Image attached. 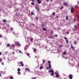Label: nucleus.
Masks as SVG:
<instances>
[{
    "label": "nucleus",
    "mask_w": 79,
    "mask_h": 79,
    "mask_svg": "<svg viewBox=\"0 0 79 79\" xmlns=\"http://www.w3.org/2000/svg\"><path fill=\"white\" fill-rule=\"evenodd\" d=\"M35 8L36 9L38 12H40V10L39 9V6L38 5H36L35 6Z\"/></svg>",
    "instance_id": "1"
},
{
    "label": "nucleus",
    "mask_w": 79,
    "mask_h": 79,
    "mask_svg": "<svg viewBox=\"0 0 79 79\" xmlns=\"http://www.w3.org/2000/svg\"><path fill=\"white\" fill-rule=\"evenodd\" d=\"M15 16H19V13H18V12H17L16 14H15Z\"/></svg>",
    "instance_id": "2"
},
{
    "label": "nucleus",
    "mask_w": 79,
    "mask_h": 79,
    "mask_svg": "<svg viewBox=\"0 0 79 79\" xmlns=\"http://www.w3.org/2000/svg\"><path fill=\"white\" fill-rule=\"evenodd\" d=\"M37 2H38V4H39L42 3V1H40V0H37Z\"/></svg>",
    "instance_id": "3"
},
{
    "label": "nucleus",
    "mask_w": 79,
    "mask_h": 79,
    "mask_svg": "<svg viewBox=\"0 0 79 79\" xmlns=\"http://www.w3.org/2000/svg\"><path fill=\"white\" fill-rule=\"evenodd\" d=\"M63 4L64 5H65V6H68V5L67 4V3L66 2H63Z\"/></svg>",
    "instance_id": "4"
},
{
    "label": "nucleus",
    "mask_w": 79,
    "mask_h": 79,
    "mask_svg": "<svg viewBox=\"0 0 79 79\" xmlns=\"http://www.w3.org/2000/svg\"><path fill=\"white\" fill-rule=\"evenodd\" d=\"M62 54L64 55H67V53H66V52L64 51L62 53Z\"/></svg>",
    "instance_id": "5"
},
{
    "label": "nucleus",
    "mask_w": 79,
    "mask_h": 79,
    "mask_svg": "<svg viewBox=\"0 0 79 79\" xmlns=\"http://www.w3.org/2000/svg\"><path fill=\"white\" fill-rule=\"evenodd\" d=\"M20 64H21L22 66H24V64H23V61L20 62Z\"/></svg>",
    "instance_id": "6"
},
{
    "label": "nucleus",
    "mask_w": 79,
    "mask_h": 79,
    "mask_svg": "<svg viewBox=\"0 0 79 79\" xmlns=\"http://www.w3.org/2000/svg\"><path fill=\"white\" fill-rule=\"evenodd\" d=\"M23 35L25 36H27V33L26 32H24Z\"/></svg>",
    "instance_id": "7"
},
{
    "label": "nucleus",
    "mask_w": 79,
    "mask_h": 79,
    "mask_svg": "<svg viewBox=\"0 0 79 79\" xmlns=\"http://www.w3.org/2000/svg\"><path fill=\"white\" fill-rule=\"evenodd\" d=\"M48 66L49 67V69H51V64H49L48 65Z\"/></svg>",
    "instance_id": "8"
},
{
    "label": "nucleus",
    "mask_w": 79,
    "mask_h": 79,
    "mask_svg": "<svg viewBox=\"0 0 79 79\" xmlns=\"http://www.w3.org/2000/svg\"><path fill=\"white\" fill-rule=\"evenodd\" d=\"M74 28L76 30H77V25H75L74 26Z\"/></svg>",
    "instance_id": "9"
},
{
    "label": "nucleus",
    "mask_w": 79,
    "mask_h": 79,
    "mask_svg": "<svg viewBox=\"0 0 79 79\" xmlns=\"http://www.w3.org/2000/svg\"><path fill=\"white\" fill-rule=\"evenodd\" d=\"M69 78L70 79H72V75H69Z\"/></svg>",
    "instance_id": "10"
},
{
    "label": "nucleus",
    "mask_w": 79,
    "mask_h": 79,
    "mask_svg": "<svg viewBox=\"0 0 79 79\" xmlns=\"http://www.w3.org/2000/svg\"><path fill=\"white\" fill-rule=\"evenodd\" d=\"M52 72H53V70H49L48 73H52Z\"/></svg>",
    "instance_id": "11"
},
{
    "label": "nucleus",
    "mask_w": 79,
    "mask_h": 79,
    "mask_svg": "<svg viewBox=\"0 0 79 79\" xmlns=\"http://www.w3.org/2000/svg\"><path fill=\"white\" fill-rule=\"evenodd\" d=\"M71 12L72 13L74 12V9H71Z\"/></svg>",
    "instance_id": "12"
},
{
    "label": "nucleus",
    "mask_w": 79,
    "mask_h": 79,
    "mask_svg": "<svg viewBox=\"0 0 79 79\" xmlns=\"http://www.w3.org/2000/svg\"><path fill=\"white\" fill-rule=\"evenodd\" d=\"M35 14H34V13L31 12V15L32 16V15H34Z\"/></svg>",
    "instance_id": "13"
},
{
    "label": "nucleus",
    "mask_w": 79,
    "mask_h": 79,
    "mask_svg": "<svg viewBox=\"0 0 79 79\" xmlns=\"http://www.w3.org/2000/svg\"><path fill=\"white\" fill-rule=\"evenodd\" d=\"M65 19L66 20H68V15L66 16Z\"/></svg>",
    "instance_id": "14"
},
{
    "label": "nucleus",
    "mask_w": 79,
    "mask_h": 79,
    "mask_svg": "<svg viewBox=\"0 0 79 79\" xmlns=\"http://www.w3.org/2000/svg\"><path fill=\"white\" fill-rule=\"evenodd\" d=\"M28 39L29 40H33V38H31V37H30Z\"/></svg>",
    "instance_id": "15"
},
{
    "label": "nucleus",
    "mask_w": 79,
    "mask_h": 79,
    "mask_svg": "<svg viewBox=\"0 0 79 79\" xmlns=\"http://www.w3.org/2000/svg\"><path fill=\"white\" fill-rule=\"evenodd\" d=\"M43 29L44 31H47V29L45 28H44V27L43 28Z\"/></svg>",
    "instance_id": "16"
},
{
    "label": "nucleus",
    "mask_w": 79,
    "mask_h": 79,
    "mask_svg": "<svg viewBox=\"0 0 79 79\" xmlns=\"http://www.w3.org/2000/svg\"><path fill=\"white\" fill-rule=\"evenodd\" d=\"M2 21H3V22H4L5 23H6V21L5 19H3Z\"/></svg>",
    "instance_id": "17"
},
{
    "label": "nucleus",
    "mask_w": 79,
    "mask_h": 79,
    "mask_svg": "<svg viewBox=\"0 0 79 79\" xmlns=\"http://www.w3.org/2000/svg\"><path fill=\"white\" fill-rule=\"evenodd\" d=\"M9 78L10 79H13V76H11L9 77Z\"/></svg>",
    "instance_id": "18"
},
{
    "label": "nucleus",
    "mask_w": 79,
    "mask_h": 79,
    "mask_svg": "<svg viewBox=\"0 0 79 79\" xmlns=\"http://www.w3.org/2000/svg\"><path fill=\"white\" fill-rule=\"evenodd\" d=\"M3 37V35L2 34H0V38Z\"/></svg>",
    "instance_id": "19"
},
{
    "label": "nucleus",
    "mask_w": 79,
    "mask_h": 79,
    "mask_svg": "<svg viewBox=\"0 0 79 79\" xmlns=\"http://www.w3.org/2000/svg\"><path fill=\"white\" fill-rule=\"evenodd\" d=\"M71 48H72V49H73V50H74V47L72 45H71Z\"/></svg>",
    "instance_id": "20"
},
{
    "label": "nucleus",
    "mask_w": 79,
    "mask_h": 79,
    "mask_svg": "<svg viewBox=\"0 0 79 79\" xmlns=\"http://www.w3.org/2000/svg\"><path fill=\"white\" fill-rule=\"evenodd\" d=\"M36 50H37V49L34 48V51H33L34 52H36Z\"/></svg>",
    "instance_id": "21"
},
{
    "label": "nucleus",
    "mask_w": 79,
    "mask_h": 79,
    "mask_svg": "<svg viewBox=\"0 0 79 79\" xmlns=\"http://www.w3.org/2000/svg\"><path fill=\"white\" fill-rule=\"evenodd\" d=\"M53 74H54V73H53V71L52 72V73L51 74V76H53Z\"/></svg>",
    "instance_id": "22"
},
{
    "label": "nucleus",
    "mask_w": 79,
    "mask_h": 79,
    "mask_svg": "<svg viewBox=\"0 0 79 79\" xmlns=\"http://www.w3.org/2000/svg\"><path fill=\"white\" fill-rule=\"evenodd\" d=\"M42 68H43V66H40V69H42Z\"/></svg>",
    "instance_id": "23"
},
{
    "label": "nucleus",
    "mask_w": 79,
    "mask_h": 79,
    "mask_svg": "<svg viewBox=\"0 0 79 79\" xmlns=\"http://www.w3.org/2000/svg\"><path fill=\"white\" fill-rule=\"evenodd\" d=\"M52 15H54V16H55V12H52Z\"/></svg>",
    "instance_id": "24"
},
{
    "label": "nucleus",
    "mask_w": 79,
    "mask_h": 79,
    "mask_svg": "<svg viewBox=\"0 0 79 79\" xmlns=\"http://www.w3.org/2000/svg\"><path fill=\"white\" fill-rule=\"evenodd\" d=\"M21 71V69L19 68H18V71H19V72Z\"/></svg>",
    "instance_id": "25"
},
{
    "label": "nucleus",
    "mask_w": 79,
    "mask_h": 79,
    "mask_svg": "<svg viewBox=\"0 0 79 79\" xmlns=\"http://www.w3.org/2000/svg\"><path fill=\"white\" fill-rule=\"evenodd\" d=\"M48 63L49 64H50V63H51V62L50 61H48Z\"/></svg>",
    "instance_id": "26"
},
{
    "label": "nucleus",
    "mask_w": 79,
    "mask_h": 79,
    "mask_svg": "<svg viewBox=\"0 0 79 79\" xmlns=\"http://www.w3.org/2000/svg\"><path fill=\"white\" fill-rule=\"evenodd\" d=\"M74 43L75 45H76V44H77V42H76V41H74Z\"/></svg>",
    "instance_id": "27"
},
{
    "label": "nucleus",
    "mask_w": 79,
    "mask_h": 79,
    "mask_svg": "<svg viewBox=\"0 0 79 79\" xmlns=\"http://www.w3.org/2000/svg\"><path fill=\"white\" fill-rule=\"evenodd\" d=\"M43 64H45V61L44 60H43Z\"/></svg>",
    "instance_id": "28"
},
{
    "label": "nucleus",
    "mask_w": 79,
    "mask_h": 79,
    "mask_svg": "<svg viewBox=\"0 0 79 79\" xmlns=\"http://www.w3.org/2000/svg\"><path fill=\"white\" fill-rule=\"evenodd\" d=\"M54 37H58V35H54Z\"/></svg>",
    "instance_id": "29"
},
{
    "label": "nucleus",
    "mask_w": 79,
    "mask_h": 79,
    "mask_svg": "<svg viewBox=\"0 0 79 79\" xmlns=\"http://www.w3.org/2000/svg\"><path fill=\"white\" fill-rule=\"evenodd\" d=\"M35 19H36V20H38V19H39V18L38 17H36L35 18Z\"/></svg>",
    "instance_id": "30"
},
{
    "label": "nucleus",
    "mask_w": 79,
    "mask_h": 79,
    "mask_svg": "<svg viewBox=\"0 0 79 79\" xmlns=\"http://www.w3.org/2000/svg\"><path fill=\"white\" fill-rule=\"evenodd\" d=\"M58 71H57V72L55 73V74H58Z\"/></svg>",
    "instance_id": "31"
},
{
    "label": "nucleus",
    "mask_w": 79,
    "mask_h": 79,
    "mask_svg": "<svg viewBox=\"0 0 79 79\" xmlns=\"http://www.w3.org/2000/svg\"><path fill=\"white\" fill-rule=\"evenodd\" d=\"M63 8V6H62L61 7L60 9V10H61Z\"/></svg>",
    "instance_id": "32"
},
{
    "label": "nucleus",
    "mask_w": 79,
    "mask_h": 79,
    "mask_svg": "<svg viewBox=\"0 0 79 79\" xmlns=\"http://www.w3.org/2000/svg\"><path fill=\"white\" fill-rule=\"evenodd\" d=\"M56 77H58L59 76V75H58V74H57L56 75Z\"/></svg>",
    "instance_id": "33"
},
{
    "label": "nucleus",
    "mask_w": 79,
    "mask_h": 79,
    "mask_svg": "<svg viewBox=\"0 0 79 79\" xmlns=\"http://www.w3.org/2000/svg\"><path fill=\"white\" fill-rule=\"evenodd\" d=\"M26 71H30V70L29 69H26Z\"/></svg>",
    "instance_id": "34"
},
{
    "label": "nucleus",
    "mask_w": 79,
    "mask_h": 79,
    "mask_svg": "<svg viewBox=\"0 0 79 79\" xmlns=\"http://www.w3.org/2000/svg\"><path fill=\"white\" fill-rule=\"evenodd\" d=\"M71 10H74V8H73V6H71Z\"/></svg>",
    "instance_id": "35"
},
{
    "label": "nucleus",
    "mask_w": 79,
    "mask_h": 79,
    "mask_svg": "<svg viewBox=\"0 0 79 79\" xmlns=\"http://www.w3.org/2000/svg\"><path fill=\"white\" fill-rule=\"evenodd\" d=\"M15 45L12 44V47H13V48H15Z\"/></svg>",
    "instance_id": "36"
},
{
    "label": "nucleus",
    "mask_w": 79,
    "mask_h": 79,
    "mask_svg": "<svg viewBox=\"0 0 79 79\" xmlns=\"http://www.w3.org/2000/svg\"><path fill=\"white\" fill-rule=\"evenodd\" d=\"M19 53H22V52H21V50H19Z\"/></svg>",
    "instance_id": "37"
},
{
    "label": "nucleus",
    "mask_w": 79,
    "mask_h": 79,
    "mask_svg": "<svg viewBox=\"0 0 79 79\" xmlns=\"http://www.w3.org/2000/svg\"><path fill=\"white\" fill-rule=\"evenodd\" d=\"M24 49L25 50H27V48H26H26H24Z\"/></svg>",
    "instance_id": "38"
},
{
    "label": "nucleus",
    "mask_w": 79,
    "mask_h": 79,
    "mask_svg": "<svg viewBox=\"0 0 79 79\" xmlns=\"http://www.w3.org/2000/svg\"><path fill=\"white\" fill-rule=\"evenodd\" d=\"M31 5H34V2H31Z\"/></svg>",
    "instance_id": "39"
},
{
    "label": "nucleus",
    "mask_w": 79,
    "mask_h": 79,
    "mask_svg": "<svg viewBox=\"0 0 79 79\" xmlns=\"http://www.w3.org/2000/svg\"><path fill=\"white\" fill-rule=\"evenodd\" d=\"M18 74H19V75L21 74V72H18Z\"/></svg>",
    "instance_id": "40"
},
{
    "label": "nucleus",
    "mask_w": 79,
    "mask_h": 79,
    "mask_svg": "<svg viewBox=\"0 0 79 79\" xmlns=\"http://www.w3.org/2000/svg\"><path fill=\"white\" fill-rule=\"evenodd\" d=\"M66 34H69V31H67Z\"/></svg>",
    "instance_id": "41"
},
{
    "label": "nucleus",
    "mask_w": 79,
    "mask_h": 79,
    "mask_svg": "<svg viewBox=\"0 0 79 79\" xmlns=\"http://www.w3.org/2000/svg\"><path fill=\"white\" fill-rule=\"evenodd\" d=\"M6 45H7V47H9V46H10V44H7Z\"/></svg>",
    "instance_id": "42"
},
{
    "label": "nucleus",
    "mask_w": 79,
    "mask_h": 79,
    "mask_svg": "<svg viewBox=\"0 0 79 79\" xmlns=\"http://www.w3.org/2000/svg\"><path fill=\"white\" fill-rule=\"evenodd\" d=\"M32 25L34 26V27L35 26V24L34 23H33Z\"/></svg>",
    "instance_id": "43"
},
{
    "label": "nucleus",
    "mask_w": 79,
    "mask_h": 79,
    "mask_svg": "<svg viewBox=\"0 0 79 79\" xmlns=\"http://www.w3.org/2000/svg\"><path fill=\"white\" fill-rule=\"evenodd\" d=\"M42 27H43V28H44V24L42 25Z\"/></svg>",
    "instance_id": "44"
},
{
    "label": "nucleus",
    "mask_w": 79,
    "mask_h": 79,
    "mask_svg": "<svg viewBox=\"0 0 79 79\" xmlns=\"http://www.w3.org/2000/svg\"><path fill=\"white\" fill-rule=\"evenodd\" d=\"M59 17V16L58 17V16H57V15H56V18L57 19H58V17Z\"/></svg>",
    "instance_id": "45"
},
{
    "label": "nucleus",
    "mask_w": 79,
    "mask_h": 79,
    "mask_svg": "<svg viewBox=\"0 0 79 79\" xmlns=\"http://www.w3.org/2000/svg\"><path fill=\"white\" fill-rule=\"evenodd\" d=\"M27 56H29V53H27Z\"/></svg>",
    "instance_id": "46"
},
{
    "label": "nucleus",
    "mask_w": 79,
    "mask_h": 79,
    "mask_svg": "<svg viewBox=\"0 0 79 79\" xmlns=\"http://www.w3.org/2000/svg\"><path fill=\"white\" fill-rule=\"evenodd\" d=\"M5 27L4 28V27H3V28H2V29H5Z\"/></svg>",
    "instance_id": "47"
},
{
    "label": "nucleus",
    "mask_w": 79,
    "mask_h": 79,
    "mask_svg": "<svg viewBox=\"0 0 79 79\" xmlns=\"http://www.w3.org/2000/svg\"><path fill=\"white\" fill-rule=\"evenodd\" d=\"M11 31L13 30V27L11 28Z\"/></svg>",
    "instance_id": "48"
},
{
    "label": "nucleus",
    "mask_w": 79,
    "mask_h": 79,
    "mask_svg": "<svg viewBox=\"0 0 79 79\" xmlns=\"http://www.w3.org/2000/svg\"><path fill=\"white\" fill-rule=\"evenodd\" d=\"M66 42H67V43H68V40H66Z\"/></svg>",
    "instance_id": "49"
},
{
    "label": "nucleus",
    "mask_w": 79,
    "mask_h": 79,
    "mask_svg": "<svg viewBox=\"0 0 79 79\" xmlns=\"http://www.w3.org/2000/svg\"><path fill=\"white\" fill-rule=\"evenodd\" d=\"M32 2H35V1H34V0H32Z\"/></svg>",
    "instance_id": "50"
},
{
    "label": "nucleus",
    "mask_w": 79,
    "mask_h": 79,
    "mask_svg": "<svg viewBox=\"0 0 79 79\" xmlns=\"http://www.w3.org/2000/svg\"><path fill=\"white\" fill-rule=\"evenodd\" d=\"M28 47V46H27V45H26L25 46V47H26V48H27V47Z\"/></svg>",
    "instance_id": "51"
},
{
    "label": "nucleus",
    "mask_w": 79,
    "mask_h": 79,
    "mask_svg": "<svg viewBox=\"0 0 79 79\" xmlns=\"http://www.w3.org/2000/svg\"><path fill=\"white\" fill-rule=\"evenodd\" d=\"M46 69H48V67H47Z\"/></svg>",
    "instance_id": "52"
},
{
    "label": "nucleus",
    "mask_w": 79,
    "mask_h": 79,
    "mask_svg": "<svg viewBox=\"0 0 79 79\" xmlns=\"http://www.w3.org/2000/svg\"><path fill=\"white\" fill-rule=\"evenodd\" d=\"M18 42H17V43H15L16 45H18Z\"/></svg>",
    "instance_id": "53"
},
{
    "label": "nucleus",
    "mask_w": 79,
    "mask_h": 79,
    "mask_svg": "<svg viewBox=\"0 0 79 79\" xmlns=\"http://www.w3.org/2000/svg\"><path fill=\"white\" fill-rule=\"evenodd\" d=\"M4 39H5L6 40L7 39V38H6V37H4Z\"/></svg>",
    "instance_id": "54"
},
{
    "label": "nucleus",
    "mask_w": 79,
    "mask_h": 79,
    "mask_svg": "<svg viewBox=\"0 0 79 79\" xmlns=\"http://www.w3.org/2000/svg\"><path fill=\"white\" fill-rule=\"evenodd\" d=\"M5 55H7V53H6V52H5Z\"/></svg>",
    "instance_id": "55"
},
{
    "label": "nucleus",
    "mask_w": 79,
    "mask_h": 79,
    "mask_svg": "<svg viewBox=\"0 0 79 79\" xmlns=\"http://www.w3.org/2000/svg\"><path fill=\"white\" fill-rule=\"evenodd\" d=\"M64 39H65V40H66V37H64Z\"/></svg>",
    "instance_id": "56"
},
{
    "label": "nucleus",
    "mask_w": 79,
    "mask_h": 79,
    "mask_svg": "<svg viewBox=\"0 0 79 79\" xmlns=\"http://www.w3.org/2000/svg\"><path fill=\"white\" fill-rule=\"evenodd\" d=\"M50 39H53V37H50Z\"/></svg>",
    "instance_id": "57"
},
{
    "label": "nucleus",
    "mask_w": 79,
    "mask_h": 79,
    "mask_svg": "<svg viewBox=\"0 0 79 79\" xmlns=\"http://www.w3.org/2000/svg\"><path fill=\"white\" fill-rule=\"evenodd\" d=\"M18 10H19V9H17V11H18Z\"/></svg>",
    "instance_id": "58"
},
{
    "label": "nucleus",
    "mask_w": 79,
    "mask_h": 79,
    "mask_svg": "<svg viewBox=\"0 0 79 79\" xmlns=\"http://www.w3.org/2000/svg\"><path fill=\"white\" fill-rule=\"evenodd\" d=\"M51 33H53V31H51Z\"/></svg>",
    "instance_id": "59"
},
{
    "label": "nucleus",
    "mask_w": 79,
    "mask_h": 79,
    "mask_svg": "<svg viewBox=\"0 0 79 79\" xmlns=\"http://www.w3.org/2000/svg\"><path fill=\"white\" fill-rule=\"evenodd\" d=\"M2 65H4V63H2Z\"/></svg>",
    "instance_id": "60"
},
{
    "label": "nucleus",
    "mask_w": 79,
    "mask_h": 79,
    "mask_svg": "<svg viewBox=\"0 0 79 79\" xmlns=\"http://www.w3.org/2000/svg\"><path fill=\"white\" fill-rule=\"evenodd\" d=\"M2 55V52H0V55Z\"/></svg>",
    "instance_id": "61"
},
{
    "label": "nucleus",
    "mask_w": 79,
    "mask_h": 79,
    "mask_svg": "<svg viewBox=\"0 0 79 79\" xmlns=\"http://www.w3.org/2000/svg\"><path fill=\"white\" fill-rule=\"evenodd\" d=\"M17 5V3H15V4H14L15 6V5Z\"/></svg>",
    "instance_id": "62"
},
{
    "label": "nucleus",
    "mask_w": 79,
    "mask_h": 79,
    "mask_svg": "<svg viewBox=\"0 0 79 79\" xmlns=\"http://www.w3.org/2000/svg\"><path fill=\"white\" fill-rule=\"evenodd\" d=\"M78 3H79V1H78L77 2Z\"/></svg>",
    "instance_id": "63"
},
{
    "label": "nucleus",
    "mask_w": 79,
    "mask_h": 79,
    "mask_svg": "<svg viewBox=\"0 0 79 79\" xmlns=\"http://www.w3.org/2000/svg\"><path fill=\"white\" fill-rule=\"evenodd\" d=\"M18 46H19L20 45V44H18Z\"/></svg>",
    "instance_id": "64"
}]
</instances>
